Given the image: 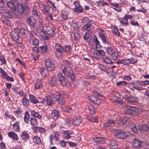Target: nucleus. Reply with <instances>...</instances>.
<instances>
[{
    "mask_svg": "<svg viewBox=\"0 0 149 149\" xmlns=\"http://www.w3.org/2000/svg\"><path fill=\"white\" fill-rule=\"evenodd\" d=\"M49 8L48 6L45 5V6H44V7L43 9V11L47 14H48L49 13Z\"/></svg>",
    "mask_w": 149,
    "mask_h": 149,
    "instance_id": "51",
    "label": "nucleus"
},
{
    "mask_svg": "<svg viewBox=\"0 0 149 149\" xmlns=\"http://www.w3.org/2000/svg\"><path fill=\"white\" fill-rule=\"evenodd\" d=\"M45 62L46 66L48 70L52 71L54 70V65L49 60L46 59Z\"/></svg>",
    "mask_w": 149,
    "mask_h": 149,
    "instance_id": "7",
    "label": "nucleus"
},
{
    "mask_svg": "<svg viewBox=\"0 0 149 149\" xmlns=\"http://www.w3.org/2000/svg\"><path fill=\"white\" fill-rule=\"evenodd\" d=\"M82 21L85 25L90 26H91L94 24V22L89 19L87 17H84L82 19Z\"/></svg>",
    "mask_w": 149,
    "mask_h": 149,
    "instance_id": "9",
    "label": "nucleus"
},
{
    "mask_svg": "<svg viewBox=\"0 0 149 149\" xmlns=\"http://www.w3.org/2000/svg\"><path fill=\"white\" fill-rule=\"evenodd\" d=\"M124 108L125 109L124 111L126 113H132V111L134 110L135 111H137V112L142 111L141 109H140L139 110V109L135 108L134 107L130 106H125V107Z\"/></svg>",
    "mask_w": 149,
    "mask_h": 149,
    "instance_id": "6",
    "label": "nucleus"
},
{
    "mask_svg": "<svg viewBox=\"0 0 149 149\" xmlns=\"http://www.w3.org/2000/svg\"><path fill=\"white\" fill-rule=\"evenodd\" d=\"M127 101L130 103L136 102L138 101L137 98L132 96H130L127 97Z\"/></svg>",
    "mask_w": 149,
    "mask_h": 149,
    "instance_id": "19",
    "label": "nucleus"
},
{
    "mask_svg": "<svg viewBox=\"0 0 149 149\" xmlns=\"http://www.w3.org/2000/svg\"><path fill=\"white\" fill-rule=\"evenodd\" d=\"M63 14L61 16L63 19H66L68 18V13L65 11L62 12Z\"/></svg>",
    "mask_w": 149,
    "mask_h": 149,
    "instance_id": "48",
    "label": "nucleus"
},
{
    "mask_svg": "<svg viewBox=\"0 0 149 149\" xmlns=\"http://www.w3.org/2000/svg\"><path fill=\"white\" fill-rule=\"evenodd\" d=\"M57 78L55 77H53L51 78V82L52 85H56L58 83Z\"/></svg>",
    "mask_w": 149,
    "mask_h": 149,
    "instance_id": "29",
    "label": "nucleus"
},
{
    "mask_svg": "<svg viewBox=\"0 0 149 149\" xmlns=\"http://www.w3.org/2000/svg\"><path fill=\"white\" fill-rule=\"evenodd\" d=\"M45 32L43 30H41V31L40 33V35L42 36V38L44 39L46 36H47L45 34Z\"/></svg>",
    "mask_w": 149,
    "mask_h": 149,
    "instance_id": "59",
    "label": "nucleus"
},
{
    "mask_svg": "<svg viewBox=\"0 0 149 149\" xmlns=\"http://www.w3.org/2000/svg\"><path fill=\"white\" fill-rule=\"evenodd\" d=\"M120 55V52L114 51L113 54L111 56L113 57V59H116L117 57H118Z\"/></svg>",
    "mask_w": 149,
    "mask_h": 149,
    "instance_id": "44",
    "label": "nucleus"
},
{
    "mask_svg": "<svg viewBox=\"0 0 149 149\" xmlns=\"http://www.w3.org/2000/svg\"><path fill=\"white\" fill-rule=\"evenodd\" d=\"M27 22L31 25H33L36 22L35 19L33 17H29L27 19Z\"/></svg>",
    "mask_w": 149,
    "mask_h": 149,
    "instance_id": "28",
    "label": "nucleus"
},
{
    "mask_svg": "<svg viewBox=\"0 0 149 149\" xmlns=\"http://www.w3.org/2000/svg\"><path fill=\"white\" fill-rule=\"evenodd\" d=\"M90 52L91 56L93 58L96 59H98L99 58L100 56L95 49H92Z\"/></svg>",
    "mask_w": 149,
    "mask_h": 149,
    "instance_id": "14",
    "label": "nucleus"
},
{
    "mask_svg": "<svg viewBox=\"0 0 149 149\" xmlns=\"http://www.w3.org/2000/svg\"><path fill=\"white\" fill-rule=\"evenodd\" d=\"M31 124L32 126H35L37 125V119L34 118L32 117L30 119Z\"/></svg>",
    "mask_w": 149,
    "mask_h": 149,
    "instance_id": "37",
    "label": "nucleus"
},
{
    "mask_svg": "<svg viewBox=\"0 0 149 149\" xmlns=\"http://www.w3.org/2000/svg\"><path fill=\"white\" fill-rule=\"evenodd\" d=\"M120 22L124 25H126L127 24L128 21L127 20L125 19L124 18L123 19H121L120 20Z\"/></svg>",
    "mask_w": 149,
    "mask_h": 149,
    "instance_id": "60",
    "label": "nucleus"
},
{
    "mask_svg": "<svg viewBox=\"0 0 149 149\" xmlns=\"http://www.w3.org/2000/svg\"><path fill=\"white\" fill-rule=\"evenodd\" d=\"M129 59L130 63H132V64H134L135 63H136L137 62V60L136 59H135L133 58H129Z\"/></svg>",
    "mask_w": 149,
    "mask_h": 149,
    "instance_id": "54",
    "label": "nucleus"
},
{
    "mask_svg": "<svg viewBox=\"0 0 149 149\" xmlns=\"http://www.w3.org/2000/svg\"><path fill=\"white\" fill-rule=\"evenodd\" d=\"M127 84V82L126 81H121L116 83V85L120 87L122 86H123L126 85Z\"/></svg>",
    "mask_w": 149,
    "mask_h": 149,
    "instance_id": "42",
    "label": "nucleus"
},
{
    "mask_svg": "<svg viewBox=\"0 0 149 149\" xmlns=\"http://www.w3.org/2000/svg\"><path fill=\"white\" fill-rule=\"evenodd\" d=\"M0 71L2 75L3 76L4 78H5L7 76L6 72H5L4 70L2 69V68H0Z\"/></svg>",
    "mask_w": 149,
    "mask_h": 149,
    "instance_id": "57",
    "label": "nucleus"
},
{
    "mask_svg": "<svg viewBox=\"0 0 149 149\" xmlns=\"http://www.w3.org/2000/svg\"><path fill=\"white\" fill-rule=\"evenodd\" d=\"M102 59L104 62L107 63L112 64H113V63L111 59L107 56L103 57L102 58Z\"/></svg>",
    "mask_w": 149,
    "mask_h": 149,
    "instance_id": "25",
    "label": "nucleus"
},
{
    "mask_svg": "<svg viewBox=\"0 0 149 149\" xmlns=\"http://www.w3.org/2000/svg\"><path fill=\"white\" fill-rule=\"evenodd\" d=\"M8 135L10 138L15 140L17 141L18 139L17 134L13 132H8Z\"/></svg>",
    "mask_w": 149,
    "mask_h": 149,
    "instance_id": "17",
    "label": "nucleus"
},
{
    "mask_svg": "<svg viewBox=\"0 0 149 149\" xmlns=\"http://www.w3.org/2000/svg\"><path fill=\"white\" fill-rule=\"evenodd\" d=\"M29 98L31 102L33 103L36 104L39 102L33 95H30L29 96Z\"/></svg>",
    "mask_w": 149,
    "mask_h": 149,
    "instance_id": "33",
    "label": "nucleus"
},
{
    "mask_svg": "<svg viewBox=\"0 0 149 149\" xmlns=\"http://www.w3.org/2000/svg\"><path fill=\"white\" fill-rule=\"evenodd\" d=\"M22 137L23 140H26L29 138V135L26 132H24L22 133Z\"/></svg>",
    "mask_w": 149,
    "mask_h": 149,
    "instance_id": "38",
    "label": "nucleus"
},
{
    "mask_svg": "<svg viewBox=\"0 0 149 149\" xmlns=\"http://www.w3.org/2000/svg\"><path fill=\"white\" fill-rule=\"evenodd\" d=\"M24 120L26 123H28L29 119V114L27 112H26L24 117Z\"/></svg>",
    "mask_w": 149,
    "mask_h": 149,
    "instance_id": "41",
    "label": "nucleus"
},
{
    "mask_svg": "<svg viewBox=\"0 0 149 149\" xmlns=\"http://www.w3.org/2000/svg\"><path fill=\"white\" fill-rule=\"evenodd\" d=\"M113 32L116 35L119 36L120 35V33L118 30V28L116 26H114L113 29Z\"/></svg>",
    "mask_w": 149,
    "mask_h": 149,
    "instance_id": "49",
    "label": "nucleus"
},
{
    "mask_svg": "<svg viewBox=\"0 0 149 149\" xmlns=\"http://www.w3.org/2000/svg\"><path fill=\"white\" fill-rule=\"evenodd\" d=\"M46 32L49 36L51 38L54 35V29L50 26L47 27Z\"/></svg>",
    "mask_w": 149,
    "mask_h": 149,
    "instance_id": "11",
    "label": "nucleus"
},
{
    "mask_svg": "<svg viewBox=\"0 0 149 149\" xmlns=\"http://www.w3.org/2000/svg\"><path fill=\"white\" fill-rule=\"evenodd\" d=\"M136 126V125L132 124L131 126V128L132 131L135 133H137L138 131Z\"/></svg>",
    "mask_w": 149,
    "mask_h": 149,
    "instance_id": "46",
    "label": "nucleus"
},
{
    "mask_svg": "<svg viewBox=\"0 0 149 149\" xmlns=\"http://www.w3.org/2000/svg\"><path fill=\"white\" fill-rule=\"evenodd\" d=\"M122 119L124 122V125L126 124L129 122L130 119L128 118L125 117Z\"/></svg>",
    "mask_w": 149,
    "mask_h": 149,
    "instance_id": "61",
    "label": "nucleus"
},
{
    "mask_svg": "<svg viewBox=\"0 0 149 149\" xmlns=\"http://www.w3.org/2000/svg\"><path fill=\"white\" fill-rule=\"evenodd\" d=\"M63 110L64 111H68L69 112H71V111H68V109H70L68 108L66 105H64L62 107Z\"/></svg>",
    "mask_w": 149,
    "mask_h": 149,
    "instance_id": "58",
    "label": "nucleus"
},
{
    "mask_svg": "<svg viewBox=\"0 0 149 149\" xmlns=\"http://www.w3.org/2000/svg\"><path fill=\"white\" fill-rule=\"evenodd\" d=\"M51 116L53 119L56 120L58 116V111L55 110H53L52 112Z\"/></svg>",
    "mask_w": 149,
    "mask_h": 149,
    "instance_id": "21",
    "label": "nucleus"
},
{
    "mask_svg": "<svg viewBox=\"0 0 149 149\" xmlns=\"http://www.w3.org/2000/svg\"><path fill=\"white\" fill-rule=\"evenodd\" d=\"M10 34L14 40L19 44L22 43V38L19 36L17 33L13 31L10 32Z\"/></svg>",
    "mask_w": 149,
    "mask_h": 149,
    "instance_id": "4",
    "label": "nucleus"
},
{
    "mask_svg": "<svg viewBox=\"0 0 149 149\" xmlns=\"http://www.w3.org/2000/svg\"><path fill=\"white\" fill-rule=\"evenodd\" d=\"M61 68L64 75L68 78L73 80L75 78V76L73 73V72L70 67L67 66L66 67L63 64H61Z\"/></svg>",
    "mask_w": 149,
    "mask_h": 149,
    "instance_id": "1",
    "label": "nucleus"
},
{
    "mask_svg": "<svg viewBox=\"0 0 149 149\" xmlns=\"http://www.w3.org/2000/svg\"><path fill=\"white\" fill-rule=\"evenodd\" d=\"M19 124V122L18 121H17L13 125V130L14 131H17L19 129V127L18 125Z\"/></svg>",
    "mask_w": 149,
    "mask_h": 149,
    "instance_id": "40",
    "label": "nucleus"
},
{
    "mask_svg": "<svg viewBox=\"0 0 149 149\" xmlns=\"http://www.w3.org/2000/svg\"><path fill=\"white\" fill-rule=\"evenodd\" d=\"M42 86V83L41 80L40 79H38L36 83V84L35 88V89H38Z\"/></svg>",
    "mask_w": 149,
    "mask_h": 149,
    "instance_id": "30",
    "label": "nucleus"
},
{
    "mask_svg": "<svg viewBox=\"0 0 149 149\" xmlns=\"http://www.w3.org/2000/svg\"><path fill=\"white\" fill-rule=\"evenodd\" d=\"M17 9L18 12L21 14H22L23 13L24 10V9L22 6L19 3L17 4Z\"/></svg>",
    "mask_w": 149,
    "mask_h": 149,
    "instance_id": "23",
    "label": "nucleus"
},
{
    "mask_svg": "<svg viewBox=\"0 0 149 149\" xmlns=\"http://www.w3.org/2000/svg\"><path fill=\"white\" fill-rule=\"evenodd\" d=\"M58 78L59 81L62 86L67 87L69 85V83L68 80V79H65L62 73L59 74Z\"/></svg>",
    "mask_w": 149,
    "mask_h": 149,
    "instance_id": "5",
    "label": "nucleus"
},
{
    "mask_svg": "<svg viewBox=\"0 0 149 149\" xmlns=\"http://www.w3.org/2000/svg\"><path fill=\"white\" fill-rule=\"evenodd\" d=\"M98 3L99 5L101 6L107 5L108 4L107 3L104 2L103 1H99L98 2Z\"/></svg>",
    "mask_w": 149,
    "mask_h": 149,
    "instance_id": "63",
    "label": "nucleus"
},
{
    "mask_svg": "<svg viewBox=\"0 0 149 149\" xmlns=\"http://www.w3.org/2000/svg\"><path fill=\"white\" fill-rule=\"evenodd\" d=\"M115 135L118 138L123 139L130 135V133L129 132H125L118 129H115L113 131Z\"/></svg>",
    "mask_w": 149,
    "mask_h": 149,
    "instance_id": "2",
    "label": "nucleus"
},
{
    "mask_svg": "<svg viewBox=\"0 0 149 149\" xmlns=\"http://www.w3.org/2000/svg\"><path fill=\"white\" fill-rule=\"evenodd\" d=\"M109 147L111 149H117L118 147L117 144L114 141L109 142Z\"/></svg>",
    "mask_w": 149,
    "mask_h": 149,
    "instance_id": "20",
    "label": "nucleus"
},
{
    "mask_svg": "<svg viewBox=\"0 0 149 149\" xmlns=\"http://www.w3.org/2000/svg\"><path fill=\"white\" fill-rule=\"evenodd\" d=\"M41 51L42 53H46L47 52V46L44 45L40 47Z\"/></svg>",
    "mask_w": 149,
    "mask_h": 149,
    "instance_id": "45",
    "label": "nucleus"
},
{
    "mask_svg": "<svg viewBox=\"0 0 149 149\" xmlns=\"http://www.w3.org/2000/svg\"><path fill=\"white\" fill-rule=\"evenodd\" d=\"M22 102L24 105L26 106L29 103V100L27 98L24 97L23 99Z\"/></svg>",
    "mask_w": 149,
    "mask_h": 149,
    "instance_id": "47",
    "label": "nucleus"
},
{
    "mask_svg": "<svg viewBox=\"0 0 149 149\" xmlns=\"http://www.w3.org/2000/svg\"><path fill=\"white\" fill-rule=\"evenodd\" d=\"M87 119L91 122H97L98 120V118L97 117H87Z\"/></svg>",
    "mask_w": 149,
    "mask_h": 149,
    "instance_id": "50",
    "label": "nucleus"
},
{
    "mask_svg": "<svg viewBox=\"0 0 149 149\" xmlns=\"http://www.w3.org/2000/svg\"><path fill=\"white\" fill-rule=\"evenodd\" d=\"M114 51L113 49L110 47H108L106 49L107 53L110 55H112Z\"/></svg>",
    "mask_w": 149,
    "mask_h": 149,
    "instance_id": "39",
    "label": "nucleus"
},
{
    "mask_svg": "<svg viewBox=\"0 0 149 149\" xmlns=\"http://www.w3.org/2000/svg\"><path fill=\"white\" fill-rule=\"evenodd\" d=\"M99 35L100 38L102 39V42L104 44H106L107 43L106 40V38L104 35L103 33L100 32L99 33Z\"/></svg>",
    "mask_w": 149,
    "mask_h": 149,
    "instance_id": "27",
    "label": "nucleus"
},
{
    "mask_svg": "<svg viewBox=\"0 0 149 149\" xmlns=\"http://www.w3.org/2000/svg\"><path fill=\"white\" fill-rule=\"evenodd\" d=\"M33 141L36 144H39L41 142V140L38 137L36 136L33 139Z\"/></svg>",
    "mask_w": 149,
    "mask_h": 149,
    "instance_id": "36",
    "label": "nucleus"
},
{
    "mask_svg": "<svg viewBox=\"0 0 149 149\" xmlns=\"http://www.w3.org/2000/svg\"><path fill=\"white\" fill-rule=\"evenodd\" d=\"M0 12L1 14L3 16L7 17H11V15L10 13L4 9H1L0 10Z\"/></svg>",
    "mask_w": 149,
    "mask_h": 149,
    "instance_id": "18",
    "label": "nucleus"
},
{
    "mask_svg": "<svg viewBox=\"0 0 149 149\" xmlns=\"http://www.w3.org/2000/svg\"><path fill=\"white\" fill-rule=\"evenodd\" d=\"M99 67L100 69L103 71L107 72H109V69H108L107 67L104 65L100 64H99Z\"/></svg>",
    "mask_w": 149,
    "mask_h": 149,
    "instance_id": "34",
    "label": "nucleus"
},
{
    "mask_svg": "<svg viewBox=\"0 0 149 149\" xmlns=\"http://www.w3.org/2000/svg\"><path fill=\"white\" fill-rule=\"evenodd\" d=\"M81 118L80 116L75 117L74 118L73 121V123L75 125H79L81 122Z\"/></svg>",
    "mask_w": 149,
    "mask_h": 149,
    "instance_id": "16",
    "label": "nucleus"
},
{
    "mask_svg": "<svg viewBox=\"0 0 149 149\" xmlns=\"http://www.w3.org/2000/svg\"><path fill=\"white\" fill-rule=\"evenodd\" d=\"M88 98V100L91 101L92 102H93L95 101L96 100H95L96 99V97H95V96L93 95H91L89 96Z\"/></svg>",
    "mask_w": 149,
    "mask_h": 149,
    "instance_id": "56",
    "label": "nucleus"
},
{
    "mask_svg": "<svg viewBox=\"0 0 149 149\" xmlns=\"http://www.w3.org/2000/svg\"><path fill=\"white\" fill-rule=\"evenodd\" d=\"M115 122L111 119L108 120L103 125V127L106 129H109L111 126H112Z\"/></svg>",
    "mask_w": 149,
    "mask_h": 149,
    "instance_id": "10",
    "label": "nucleus"
},
{
    "mask_svg": "<svg viewBox=\"0 0 149 149\" xmlns=\"http://www.w3.org/2000/svg\"><path fill=\"white\" fill-rule=\"evenodd\" d=\"M6 4L8 6L10 9L12 10H14L15 9V7L13 3L7 1Z\"/></svg>",
    "mask_w": 149,
    "mask_h": 149,
    "instance_id": "35",
    "label": "nucleus"
},
{
    "mask_svg": "<svg viewBox=\"0 0 149 149\" xmlns=\"http://www.w3.org/2000/svg\"><path fill=\"white\" fill-rule=\"evenodd\" d=\"M47 70H48L47 69H46L45 68H43L41 70L40 73L43 76H46L48 74V72Z\"/></svg>",
    "mask_w": 149,
    "mask_h": 149,
    "instance_id": "43",
    "label": "nucleus"
},
{
    "mask_svg": "<svg viewBox=\"0 0 149 149\" xmlns=\"http://www.w3.org/2000/svg\"><path fill=\"white\" fill-rule=\"evenodd\" d=\"M142 142L141 141L134 139L133 143V146L136 148H140L142 145Z\"/></svg>",
    "mask_w": 149,
    "mask_h": 149,
    "instance_id": "15",
    "label": "nucleus"
},
{
    "mask_svg": "<svg viewBox=\"0 0 149 149\" xmlns=\"http://www.w3.org/2000/svg\"><path fill=\"white\" fill-rule=\"evenodd\" d=\"M91 26H87L84 25L82 27V30L84 31H87L86 32H88L89 34H92V31L91 30Z\"/></svg>",
    "mask_w": 149,
    "mask_h": 149,
    "instance_id": "22",
    "label": "nucleus"
},
{
    "mask_svg": "<svg viewBox=\"0 0 149 149\" xmlns=\"http://www.w3.org/2000/svg\"><path fill=\"white\" fill-rule=\"evenodd\" d=\"M53 97L50 96H47L46 97L47 104L48 105H51L53 103Z\"/></svg>",
    "mask_w": 149,
    "mask_h": 149,
    "instance_id": "26",
    "label": "nucleus"
},
{
    "mask_svg": "<svg viewBox=\"0 0 149 149\" xmlns=\"http://www.w3.org/2000/svg\"><path fill=\"white\" fill-rule=\"evenodd\" d=\"M129 59V58L126 59L122 60V64L127 65L130 63Z\"/></svg>",
    "mask_w": 149,
    "mask_h": 149,
    "instance_id": "52",
    "label": "nucleus"
},
{
    "mask_svg": "<svg viewBox=\"0 0 149 149\" xmlns=\"http://www.w3.org/2000/svg\"><path fill=\"white\" fill-rule=\"evenodd\" d=\"M66 123L68 125H70L73 124V121H72L70 119L68 118L66 119Z\"/></svg>",
    "mask_w": 149,
    "mask_h": 149,
    "instance_id": "64",
    "label": "nucleus"
},
{
    "mask_svg": "<svg viewBox=\"0 0 149 149\" xmlns=\"http://www.w3.org/2000/svg\"><path fill=\"white\" fill-rule=\"evenodd\" d=\"M133 87L136 89L140 90L142 89V88L140 86V85L139 84H134L133 85Z\"/></svg>",
    "mask_w": 149,
    "mask_h": 149,
    "instance_id": "62",
    "label": "nucleus"
},
{
    "mask_svg": "<svg viewBox=\"0 0 149 149\" xmlns=\"http://www.w3.org/2000/svg\"><path fill=\"white\" fill-rule=\"evenodd\" d=\"M93 38L95 40V43L96 44V46L99 47L100 46V45H99L100 42L98 41L96 36H93Z\"/></svg>",
    "mask_w": 149,
    "mask_h": 149,
    "instance_id": "55",
    "label": "nucleus"
},
{
    "mask_svg": "<svg viewBox=\"0 0 149 149\" xmlns=\"http://www.w3.org/2000/svg\"><path fill=\"white\" fill-rule=\"evenodd\" d=\"M55 54L58 58L60 57L64 53L65 51L63 47L59 44L57 43L55 46Z\"/></svg>",
    "mask_w": 149,
    "mask_h": 149,
    "instance_id": "3",
    "label": "nucleus"
},
{
    "mask_svg": "<svg viewBox=\"0 0 149 149\" xmlns=\"http://www.w3.org/2000/svg\"><path fill=\"white\" fill-rule=\"evenodd\" d=\"M139 130L141 132L145 131L148 132H149V128L146 125H142L138 126Z\"/></svg>",
    "mask_w": 149,
    "mask_h": 149,
    "instance_id": "12",
    "label": "nucleus"
},
{
    "mask_svg": "<svg viewBox=\"0 0 149 149\" xmlns=\"http://www.w3.org/2000/svg\"><path fill=\"white\" fill-rule=\"evenodd\" d=\"M130 23L132 25L134 26H139V24L134 19H131L130 21Z\"/></svg>",
    "mask_w": 149,
    "mask_h": 149,
    "instance_id": "53",
    "label": "nucleus"
},
{
    "mask_svg": "<svg viewBox=\"0 0 149 149\" xmlns=\"http://www.w3.org/2000/svg\"><path fill=\"white\" fill-rule=\"evenodd\" d=\"M74 4L75 6L74 11L77 13H81L83 10V8L81 7L78 1H74Z\"/></svg>",
    "mask_w": 149,
    "mask_h": 149,
    "instance_id": "8",
    "label": "nucleus"
},
{
    "mask_svg": "<svg viewBox=\"0 0 149 149\" xmlns=\"http://www.w3.org/2000/svg\"><path fill=\"white\" fill-rule=\"evenodd\" d=\"M88 106L90 113L92 115L94 114L95 113L94 107L91 104H88Z\"/></svg>",
    "mask_w": 149,
    "mask_h": 149,
    "instance_id": "24",
    "label": "nucleus"
},
{
    "mask_svg": "<svg viewBox=\"0 0 149 149\" xmlns=\"http://www.w3.org/2000/svg\"><path fill=\"white\" fill-rule=\"evenodd\" d=\"M55 97L57 100V101L61 104H64V102L63 100V97L61 93L59 92L56 93V94Z\"/></svg>",
    "mask_w": 149,
    "mask_h": 149,
    "instance_id": "13",
    "label": "nucleus"
},
{
    "mask_svg": "<svg viewBox=\"0 0 149 149\" xmlns=\"http://www.w3.org/2000/svg\"><path fill=\"white\" fill-rule=\"evenodd\" d=\"M93 141L96 143H102L103 138L101 137H97L95 139H93Z\"/></svg>",
    "mask_w": 149,
    "mask_h": 149,
    "instance_id": "32",
    "label": "nucleus"
},
{
    "mask_svg": "<svg viewBox=\"0 0 149 149\" xmlns=\"http://www.w3.org/2000/svg\"><path fill=\"white\" fill-rule=\"evenodd\" d=\"M31 114L32 116L36 117L38 118H41V115L39 114L35 111L32 110L31 112Z\"/></svg>",
    "mask_w": 149,
    "mask_h": 149,
    "instance_id": "31",
    "label": "nucleus"
}]
</instances>
